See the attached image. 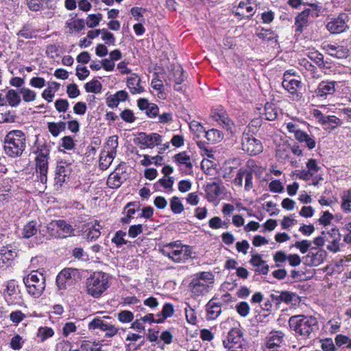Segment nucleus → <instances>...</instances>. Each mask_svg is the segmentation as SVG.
<instances>
[{"label": "nucleus", "mask_w": 351, "mask_h": 351, "mask_svg": "<svg viewBox=\"0 0 351 351\" xmlns=\"http://www.w3.org/2000/svg\"><path fill=\"white\" fill-rule=\"evenodd\" d=\"M288 324L291 331L296 337L301 339H307L312 337L318 330L317 319L313 316L297 315L291 316Z\"/></svg>", "instance_id": "f257e3e1"}, {"label": "nucleus", "mask_w": 351, "mask_h": 351, "mask_svg": "<svg viewBox=\"0 0 351 351\" xmlns=\"http://www.w3.org/2000/svg\"><path fill=\"white\" fill-rule=\"evenodd\" d=\"M26 147V138L21 130L9 132L4 138L3 149L10 157L15 158L22 155Z\"/></svg>", "instance_id": "f03ea898"}, {"label": "nucleus", "mask_w": 351, "mask_h": 351, "mask_svg": "<svg viewBox=\"0 0 351 351\" xmlns=\"http://www.w3.org/2000/svg\"><path fill=\"white\" fill-rule=\"evenodd\" d=\"M159 251L163 256L178 263H185L192 254L190 246L182 245L179 241L164 245Z\"/></svg>", "instance_id": "7ed1b4c3"}, {"label": "nucleus", "mask_w": 351, "mask_h": 351, "mask_svg": "<svg viewBox=\"0 0 351 351\" xmlns=\"http://www.w3.org/2000/svg\"><path fill=\"white\" fill-rule=\"evenodd\" d=\"M214 276L212 273L202 271L194 275L189 287L193 296L198 297L206 294L213 284Z\"/></svg>", "instance_id": "20e7f679"}, {"label": "nucleus", "mask_w": 351, "mask_h": 351, "mask_svg": "<svg viewBox=\"0 0 351 351\" xmlns=\"http://www.w3.org/2000/svg\"><path fill=\"white\" fill-rule=\"evenodd\" d=\"M108 287V275L106 273L95 272L86 280V291L88 294L99 298Z\"/></svg>", "instance_id": "39448f33"}, {"label": "nucleus", "mask_w": 351, "mask_h": 351, "mask_svg": "<svg viewBox=\"0 0 351 351\" xmlns=\"http://www.w3.org/2000/svg\"><path fill=\"white\" fill-rule=\"evenodd\" d=\"M23 282L27 293L35 298H39L45 289V277L37 271H32L24 277Z\"/></svg>", "instance_id": "423d86ee"}, {"label": "nucleus", "mask_w": 351, "mask_h": 351, "mask_svg": "<svg viewBox=\"0 0 351 351\" xmlns=\"http://www.w3.org/2000/svg\"><path fill=\"white\" fill-rule=\"evenodd\" d=\"M113 319L111 317L105 315L102 317H95L88 324L89 330H99L105 332V337L112 338L119 332V328L113 324Z\"/></svg>", "instance_id": "0eeeda50"}, {"label": "nucleus", "mask_w": 351, "mask_h": 351, "mask_svg": "<svg viewBox=\"0 0 351 351\" xmlns=\"http://www.w3.org/2000/svg\"><path fill=\"white\" fill-rule=\"evenodd\" d=\"M311 8H306L295 18V25L298 32H302L304 27L307 26L309 16L317 17L321 10V6L317 3H308Z\"/></svg>", "instance_id": "6e6552de"}, {"label": "nucleus", "mask_w": 351, "mask_h": 351, "mask_svg": "<svg viewBox=\"0 0 351 351\" xmlns=\"http://www.w3.org/2000/svg\"><path fill=\"white\" fill-rule=\"evenodd\" d=\"M241 145L242 149L251 156L260 154L263 149L260 140L246 132L243 134Z\"/></svg>", "instance_id": "1a4fd4ad"}, {"label": "nucleus", "mask_w": 351, "mask_h": 351, "mask_svg": "<svg viewBox=\"0 0 351 351\" xmlns=\"http://www.w3.org/2000/svg\"><path fill=\"white\" fill-rule=\"evenodd\" d=\"M107 143L110 147V150L102 151L99 157V167L102 170L109 167L116 155V149L118 146L117 138L114 140V136L110 137Z\"/></svg>", "instance_id": "9d476101"}, {"label": "nucleus", "mask_w": 351, "mask_h": 351, "mask_svg": "<svg viewBox=\"0 0 351 351\" xmlns=\"http://www.w3.org/2000/svg\"><path fill=\"white\" fill-rule=\"evenodd\" d=\"M134 142L136 144L139 145L142 149L145 147L153 148L160 144L162 136L157 133L147 134L146 133L141 132L134 139Z\"/></svg>", "instance_id": "9b49d317"}, {"label": "nucleus", "mask_w": 351, "mask_h": 351, "mask_svg": "<svg viewBox=\"0 0 351 351\" xmlns=\"http://www.w3.org/2000/svg\"><path fill=\"white\" fill-rule=\"evenodd\" d=\"M253 172L252 171L246 168H240L234 179L233 183L235 186L241 188L243 182H245V190L246 191H250L253 188Z\"/></svg>", "instance_id": "f8f14e48"}, {"label": "nucleus", "mask_w": 351, "mask_h": 351, "mask_svg": "<svg viewBox=\"0 0 351 351\" xmlns=\"http://www.w3.org/2000/svg\"><path fill=\"white\" fill-rule=\"evenodd\" d=\"M348 16L345 13L340 14L337 17L332 19L326 25L327 29L332 34H340L348 28Z\"/></svg>", "instance_id": "ddd939ff"}, {"label": "nucleus", "mask_w": 351, "mask_h": 351, "mask_svg": "<svg viewBox=\"0 0 351 351\" xmlns=\"http://www.w3.org/2000/svg\"><path fill=\"white\" fill-rule=\"evenodd\" d=\"M339 82L336 81H322L315 90V96L320 99H326L328 95H333Z\"/></svg>", "instance_id": "4468645a"}, {"label": "nucleus", "mask_w": 351, "mask_h": 351, "mask_svg": "<svg viewBox=\"0 0 351 351\" xmlns=\"http://www.w3.org/2000/svg\"><path fill=\"white\" fill-rule=\"evenodd\" d=\"M251 253L252 257L250 260V263L255 267V271L259 274H267L269 267L266 264V262L263 260L262 256L259 254H254V251H252Z\"/></svg>", "instance_id": "2eb2a0df"}, {"label": "nucleus", "mask_w": 351, "mask_h": 351, "mask_svg": "<svg viewBox=\"0 0 351 351\" xmlns=\"http://www.w3.org/2000/svg\"><path fill=\"white\" fill-rule=\"evenodd\" d=\"M255 13V6L252 0L241 1L235 11V14L243 18L250 19Z\"/></svg>", "instance_id": "dca6fc26"}, {"label": "nucleus", "mask_w": 351, "mask_h": 351, "mask_svg": "<svg viewBox=\"0 0 351 351\" xmlns=\"http://www.w3.org/2000/svg\"><path fill=\"white\" fill-rule=\"evenodd\" d=\"M324 49L330 56L337 58H346L349 55V50L346 47L337 45L327 44L324 45Z\"/></svg>", "instance_id": "f3484780"}, {"label": "nucleus", "mask_w": 351, "mask_h": 351, "mask_svg": "<svg viewBox=\"0 0 351 351\" xmlns=\"http://www.w3.org/2000/svg\"><path fill=\"white\" fill-rule=\"evenodd\" d=\"M211 117L213 120L218 122L224 129L227 130L232 129L233 123L223 110H213Z\"/></svg>", "instance_id": "a211bd4d"}, {"label": "nucleus", "mask_w": 351, "mask_h": 351, "mask_svg": "<svg viewBox=\"0 0 351 351\" xmlns=\"http://www.w3.org/2000/svg\"><path fill=\"white\" fill-rule=\"evenodd\" d=\"M127 86L132 94H139L144 92V88L141 86V79L136 73H132L127 79Z\"/></svg>", "instance_id": "6ab92c4d"}, {"label": "nucleus", "mask_w": 351, "mask_h": 351, "mask_svg": "<svg viewBox=\"0 0 351 351\" xmlns=\"http://www.w3.org/2000/svg\"><path fill=\"white\" fill-rule=\"evenodd\" d=\"M285 334L281 331H275L270 332L266 343V348L271 351L274 348L279 347L283 341Z\"/></svg>", "instance_id": "aec40b11"}, {"label": "nucleus", "mask_w": 351, "mask_h": 351, "mask_svg": "<svg viewBox=\"0 0 351 351\" xmlns=\"http://www.w3.org/2000/svg\"><path fill=\"white\" fill-rule=\"evenodd\" d=\"M74 228L63 219L58 220L57 238L64 239L73 235Z\"/></svg>", "instance_id": "412c9836"}, {"label": "nucleus", "mask_w": 351, "mask_h": 351, "mask_svg": "<svg viewBox=\"0 0 351 351\" xmlns=\"http://www.w3.org/2000/svg\"><path fill=\"white\" fill-rule=\"evenodd\" d=\"M270 297L276 304H278L282 302L288 304L293 300L294 297H295V294L287 291L281 292L276 291V293H271Z\"/></svg>", "instance_id": "4be33fe9"}, {"label": "nucleus", "mask_w": 351, "mask_h": 351, "mask_svg": "<svg viewBox=\"0 0 351 351\" xmlns=\"http://www.w3.org/2000/svg\"><path fill=\"white\" fill-rule=\"evenodd\" d=\"M326 252L324 250H317L315 252H310L306 256V259H310L312 265H319L322 263L326 258Z\"/></svg>", "instance_id": "5701e85b"}, {"label": "nucleus", "mask_w": 351, "mask_h": 351, "mask_svg": "<svg viewBox=\"0 0 351 351\" xmlns=\"http://www.w3.org/2000/svg\"><path fill=\"white\" fill-rule=\"evenodd\" d=\"M49 154V151L47 150L45 152H43L41 149L40 153L36 157V171L39 173H43L44 171H47L48 169V161H47V155Z\"/></svg>", "instance_id": "b1692460"}, {"label": "nucleus", "mask_w": 351, "mask_h": 351, "mask_svg": "<svg viewBox=\"0 0 351 351\" xmlns=\"http://www.w3.org/2000/svg\"><path fill=\"white\" fill-rule=\"evenodd\" d=\"M241 337V332L239 329H238V328L231 329L228 334L226 339L223 341L224 348H226V343H228L229 346H232V344L240 343Z\"/></svg>", "instance_id": "393cba45"}, {"label": "nucleus", "mask_w": 351, "mask_h": 351, "mask_svg": "<svg viewBox=\"0 0 351 351\" xmlns=\"http://www.w3.org/2000/svg\"><path fill=\"white\" fill-rule=\"evenodd\" d=\"M68 169L65 162H60L56 167V182L57 184L62 185L65 182V178L67 176Z\"/></svg>", "instance_id": "a878e982"}, {"label": "nucleus", "mask_w": 351, "mask_h": 351, "mask_svg": "<svg viewBox=\"0 0 351 351\" xmlns=\"http://www.w3.org/2000/svg\"><path fill=\"white\" fill-rule=\"evenodd\" d=\"M124 179L119 173H110L107 180V185L111 189H118L123 182Z\"/></svg>", "instance_id": "bb28decb"}, {"label": "nucleus", "mask_w": 351, "mask_h": 351, "mask_svg": "<svg viewBox=\"0 0 351 351\" xmlns=\"http://www.w3.org/2000/svg\"><path fill=\"white\" fill-rule=\"evenodd\" d=\"M296 139L301 143H305L309 149H312L315 147L316 143L315 139L303 131L296 133Z\"/></svg>", "instance_id": "cd10ccee"}, {"label": "nucleus", "mask_w": 351, "mask_h": 351, "mask_svg": "<svg viewBox=\"0 0 351 351\" xmlns=\"http://www.w3.org/2000/svg\"><path fill=\"white\" fill-rule=\"evenodd\" d=\"M221 308L218 304L213 302L212 300L209 301L207 304V315L208 319H216L221 313Z\"/></svg>", "instance_id": "c85d7f7f"}, {"label": "nucleus", "mask_w": 351, "mask_h": 351, "mask_svg": "<svg viewBox=\"0 0 351 351\" xmlns=\"http://www.w3.org/2000/svg\"><path fill=\"white\" fill-rule=\"evenodd\" d=\"M173 313L174 308L173 304L170 303L165 304L161 313L157 314L159 318L157 319L156 323H162L167 317H171Z\"/></svg>", "instance_id": "c756f323"}, {"label": "nucleus", "mask_w": 351, "mask_h": 351, "mask_svg": "<svg viewBox=\"0 0 351 351\" xmlns=\"http://www.w3.org/2000/svg\"><path fill=\"white\" fill-rule=\"evenodd\" d=\"M60 275L64 277L69 283L71 285L79 276V271L75 268H65L63 269L60 273Z\"/></svg>", "instance_id": "7c9ffc66"}, {"label": "nucleus", "mask_w": 351, "mask_h": 351, "mask_svg": "<svg viewBox=\"0 0 351 351\" xmlns=\"http://www.w3.org/2000/svg\"><path fill=\"white\" fill-rule=\"evenodd\" d=\"M38 232L36 222L31 221L24 226L22 234L24 238L29 239L35 235Z\"/></svg>", "instance_id": "2f4dec72"}, {"label": "nucleus", "mask_w": 351, "mask_h": 351, "mask_svg": "<svg viewBox=\"0 0 351 351\" xmlns=\"http://www.w3.org/2000/svg\"><path fill=\"white\" fill-rule=\"evenodd\" d=\"M5 98L10 106L16 107L21 102V97L16 90L11 89L6 93Z\"/></svg>", "instance_id": "473e14b6"}, {"label": "nucleus", "mask_w": 351, "mask_h": 351, "mask_svg": "<svg viewBox=\"0 0 351 351\" xmlns=\"http://www.w3.org/2000/svg\"><path fill=\"white\" fill-rule=\"evenodd\" d=\"M341 208L343 211L351 212V189L343 192L341 195Z\"/></svg>", "instance_id": "72a5a7b5"}, {"label": "nucleus", "mask_w": 351, "mask_h": 351, "mask_svg": "<svg viewBox=\"0 0 351 351\" xmlns=\"http://www.w3.org/2000/svg\"><path fill=\"white\" fill-rule=\"evenodd\" d=\"M173 80L175 82L176 85H180L184 82V70L182 67L178 66L177 69H174L172 73ZM176 90H180V87L174 86Z\"/></svg>", "instance_id": "f704fd0d"}, {"label": "nucleus", "mask_w": 351, "mask_h": 351, "mask_svg": "<svg viewBox=\"0 0 351 351\" xmlns=\"http://www.w3.org/2000/svg\"><path fill=\"white\" fill-rule=\"evenodd\" d=\"M205 136L208 141L215 143L222 139L223 134L217 129H211L205 132Z\"/></svg>", "instance_id": "c9c22d12"}, {"label": "nucleus", "mask_w": 351, "mask_h": 351, "mask_svg": "<svg viewBox=\"0 0 351 351\" xmlns=\"http://www.w3.org/2000/svg\"><path fill=\"white\" fill-rule=\"evenodd\" d=\"M282 87L291 94H295L298 88L301 86V82L298 80H291L289 82H282Z\"/></svg>", "instance_id": "e433bc0d"}, {"label": "nucleus", "mask_w": 351, "mask_h": 351, "mask_svg": "<svg viewBox=\"0 0 351 351\" xmlns=\"http://www.w3.org/2000/svg\"><path fill=\"white\" fill-rule=\"evenodd\" d=\"M66 25V27L70 29V33H72L73 30L80 32L85 27V22L84 19H76L68 21Z\"/></svg>", "instance_id": "4c0bfd02"}, {"label": "nucleus", "mask_w": 351, "mask_h": 351, "mask_svg": "<svg viewBox=\"0 0 351 351\" xmlns=\"http://www.w3.org/2000/svg\"><path fill=\"white\" fill-rule=\"evenodd\" d=\"M170 207L175 214H180L184 210V206L179 197L173 196L170 200Z\"/></svg>", "instance_id": "58836bf2"}, {"label": "nucleus", "mask_w": 351, "mask_h": 351, "mask_svg": "<svg viewBox=\"0 0 351 351\" xmlns=\"http://www.w3.org/2000/svg\"><path fill=\"white\" fill-rule=\"evenodd\" d=\"M175 161L180 165H184L188 168H192L190 156L186 152H180L174 156Z\"/></svg>", "instance_id": "ea45409f"}, {"label": "nucleus", "mask_w": 351, "mask_h": 351, "mask_svg": "<svg viewBox=\"0 0 351 351\" xmlns=\"http://www.w3.org/2000/svg\"><path fill=\"white\" fill-rule=\"evenodd\" d=\"M85 90L88 93H98L101 91L102 85L101 82L97 80H93L87 82L84 86Z\"/></svg>", "instance_id": "a19ab883"}, {"label": "nucleus", "mask_w": 351, "mask_h": 351, "mask_svg": "<svg viewBox=\"0 0 351 351\" xmlns=\"http://www.w3.org/2000/svg\"><path fill=\"white\" fill-rule=\"evenodd\" d=\"M335 344L338 347L345 346L346 348L351 349V338L343 335H337L335 339Z\"/></svg>", "instance_id": "79ce46f5"}, {"label": "nucleus", "mask_w": 351, "mask_h": 351, "mask_svg": "<svg viewBox=\"0 0 351 351\" xmlns=\"http://www.w3.org/2000/svg\"><path fill=\"white\" fill-rule=\"evenodd\" d=\"M53 334L54 332L51 328L40 327L38 330L37 336L40 339L41 341H44L47 338L52 337Z\"/></svg>", "instance_id": "37998d69"}, {"label": "nucleus", "mask_w": 351, "mask_h": 351, "mask_svg": "<svg viewBox=\"0 0 351 351\" xmlns=\"http://www.w3.org/2000/svg\"><path fill=\"white\" fill-rule=\"evenodd\" d=\"M101 19L102 14L100 13L96 14H89L86 19V25L88 27H95L99 25Z\"/></svg>", "instance_id": "c03bdc74"}, {"label": "nucleus", "mask_w": 351, "mask_h": 351, "mask_svg": "<svg viewBox=\"0 0 351 351\" xmlns=\"http://www.w3.org/2000/svg\"><path fill=\"white\" fill-rule=\"evenodd\" d=\"M341 123L340 119L333 115H327L322 120V125H327L331 128H337Z\"/></svg>", "instance_id": "a18cd8bd"}, {"label": "nucleus", "mask_w": 351, "mask_h": 351, "mask_svg": "<svg viewBox=\"0 0 351 351\" xmlns=\"http://www.w3.org/2000/svg\"><path fill=\"white\" fill-rule=\"evenodd\" d=\"M20 93L22 94L23 99L25 102L34 101L36 97V93L27 88H22L20 90Z\"/></svg>", "instance_id": "49530a36"}, {"label": "nucleus", "mask_w": 351, "mask_h": 351, "mask_svg": "<svg viewBox=\"0 0 351 351\" xmlns=\"http://www.w3.org/2000/svg\"><path fill=\"white\" fill-rule=\"evenodd\" d=\"M134 315L130 311H121L117 314V319L122 323H129L133 320Z\"/></svg>", "instance_id": "de8ad7c7"}, {"label": "nucleus", "mask_w": 351, "mask_h": 351, "mask_svg": "<svg viewBox=\"0 0 351 351\" xmlns=\"http://www.w3.org/2000/svg\"><path fill=\"white\" fill-rule=\"evenodd\" d=\"M220 188L217 183L213 182L212 184L207 185V194L211 198H216L220 195Z\"/></svg>", "instance_id": "09e8293b"}, {"label": "nucleus", "mask_w": 351, "mask_h": 351, "mask_svg": "<svg viewBox=\"0 0 351 351\" xmlns=\"http://www.w3.org/2000/svg\"><path fill=\"white\" fill-rule=\"evenodd\" d=\"M236 309L241 317H245L248 315L250 308L246 302H241L236 305Z\"/></svg>", "instance_id": "8fccbe9b"}, {"label": "nucleus", "mask_w": 351, "mask_h": 351, "mask_svg": "<svg viewBox=\"0 0 351 351\" xmlns=\"http://www.w3.org/2000/svg\"><path fill=\"white\" fill-rule=\"evenodd\" d=\"M287 260V255L284 251H278L274 254V261L276 267H281V264Z\"/></svg>", "instance_id": "3c124183"}, {"label": "nucleus", "mask_w": 351, "mask_h": 351, "mask_svg": "<svg viewBox=\"0 0 351 351\" xmlns=\"http://www.w3.org/2000/svg\"><path fill=\"white\" fill-rule=\"evenodd\" d=\"M69 106V101L66 99H59L55 102V108L59 112H65Z\"/></svg>", "instance_id": "603ef678"}, {"label": "nucleus", "mask_w": 351, "mask_h": 351, "mask_svg": "<svg viewBox=\"0 0 351 351\" xmlns=\"http://www.w3.org/2000/svg\"><path fill=\"white\" fill-rule=\"evenodd\" d=\"M121 118L127 123H133L136 120V117L133 112L130 109H125L120 114Z\"/></svg>", "instance_id": "864d4df0"}, {"label": "nucleus", "mask_w": 351, "mask_h": 351, "mask_svg": "<svg viewBox=\"0 0 351 351\" xmlns=\"http://www.w3.org/2000/svg\"><path fill=\"white\" fill-rule=\"evenodd\" d=\"M34 32L28 25H24L23 28L17 33V36L25 39H30L33 37Z\"/></svg>", "instance_id": "5fc2aeb1"}, {"label": "nucleus", "mask_w": 351, "mask_h": 351, "mask_svg": "<svg viewBox=\"0 0 351 351\" xmlns=\"http://www.w3.org/2000/svg\"><path fill=\"white\" fill-rule=\"evenodd\" d=\"M321 347L324 351H335V347L332 339L326 338L321 340Z\"/></svg>", "instance_id": "6e6d98bb"}, {"label": "nucleus", "mask_w": 351, "mask_h": 351, "mask_svg": "<svg viewBox=\"0 0 351 351\" xmlns=\"http://www.w3.org/2000/svg\"><path fill=\"white\" fill-rule=\"evenodd\" d=\"M311 242L307 240H302L301 241H297L294 244V246L299 249L301 253L305 254L309 247H311Z\"/></svg>", "instance_id": "4d7b16f0"}, {"label": "nucleus", "mask_w": 351, "mask_h": 351, "mask_svg": "<svg viewBox=\"0 0 351 351\" xmlns=\"http://www.w3.org/2000/svg\"><path fill=\"white\" fill-rule=\"evenodd\" d=\"M101 33L103 34L101 37L102 40H104L106 43L108 45H114L115 42L114 35L112 33L108 32L106 29H101Z\"/></svg>", "instance_id": "13d9d810"}, {"label": "nucleus", "mask_w": 351, "mask_h": 351, "mask_svg": "<svg viewBox=\"0 0 351 351\" xmlns=\"http://www.w3.org/2000/svg\"><path fill=\"white\" fill-rule=\"evenodd\" d=\"M23 341L20 335H17L13 337L10 341V346L13 350H19L23 346Z\"/></svg>", "instance_id": "bf43d9fd"}, {"label": "nucleus", "mask_w": 351, "mask_h": 351, "mask_svg": "<svg viewBox=\"0 0 351 351\" xmlns=\"http://www.w3.org/2000/svg\"><path fill=\"white\" fill-rule=\"evenodd\" d=\"M58 220L51 221L47 226V229L50 236L57 238Z\"/></svg>", "instance_id": "052dcab7"}, {"label": "nucleus", "mask_w": 351, "mask_h": 351, "mask_svg": "<svg viewBox=\"0 0 351 351\" xmlns=\"http://www.w3.org/2000/svg\"><path fill=\"white\" fill-rule=\"evenodd\" d=\"M66 93L70 98H76L80 95V90L75 84L68 85Z\"/></svg>", "instance_id": "680f3d73"}, {"label": "nucleus", "mask_w": 351, "mask_h": 351, "mask_svg": "<svg viewBox=\"0 0 351 351\" xmlns=\"http://www.w3.org/2000/svg\"><path fill=\"white\" fill-rule=\"evenodd\" d=\"M90 74L86 66H77L76 68V75L80 80H84Z\"/></svg>", "instance_id": "e2e57ef3"}, {"label": "nucleus", "mask_w": 351, "mask_h": 351, "mask_svg": "<svg viewBox=\"0 0 351 351\" xmlns=\"http://www.w3.org/2000/svg\"><path fill=\"white\" fill-rule=\"evenodd\" d=\"M125 236V232L123 231H118L116 232L114 237L112 239V242L116 243L117 245H121L123 244L126 243V241L124 239V237Z\"/></svg>", "instance_id": "0e129e2a"}, {"label": "nucleus", "mask_w": 351, "mask_h": 351, "mask_svg": "<svg viewBox=\"0 0 351 351\" xmlns=\"http://www.w3.org/2000/svg\"><path fill=\"white\" fill-rule=\"evenodd\" d=\"M143 232V226L141 224L131 226L128 230V235L131 238H135Z\"/></svg>", "instance_id": "69168bd1"}, {"label": "nucleus", "mask_w": 351, "mask_h": 351, "mask_svg": "<svg viewBox=\"0 0 351 351\" xmlns=\"http://www.w3.org/2000/svg\"><path fill=\"white\" fill-rule=\"evenodd\" d=\"M62 146L68 150H71L74 148L75 143L73 138L70 136H66L62 138Z\"/></svg>", "instance_id": "338daca9"}, {"label": "nucleus", "mask_w": 351, "mask_h": 351, "mask_svg": "<svg viewBox=\"0 0 351 351\" xmlns=\"http://www.w3.org/2000/svg\"><path fill=\"white\" fill-rule=\"evenodd\" d=\"M87 107L84 102L79 101L76 103L73 107V111L75 114L83 115L86 113Z\"/></svg>", "instance_id": "774afa93"}]
</instances>
